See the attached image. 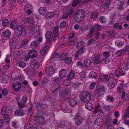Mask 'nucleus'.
<instances>
[{
  "mask_svg": "<svg viewBox=\"0 0 129 129\" xmlns=\"http://www.w3.org/2000/svg\"><path fill=\"white\" fill-rule=\"evenodd\" d=\"M85 17L84 11L82 9H80L75 13L74 18L75 21L78 22L83 21Z\"/></svg>",
  "mask_w": 129,
  "mask_h": 129,
  "instance_id": "1",
  "label": "nucleus"
},
{
  "mask_svg": "<svg viewBox=\"0 0 129 129\" xmlns=\"http://www.w3.org/2000/svg\"><path fill=\"white\" fill-rule=\"evenodd\" d=\"M80 100L84 102H89L91 99V96L90 93L87 91H83L81 92L79 95Z\"/></svg>",
  "mask_w": 129,
  "mask_h": 129,
  "instance_id": "2",
  "label": "nucleus"
},
{
  "mask_svg": "<svg viewBox=\"0 0 129 129\" xmlns=\"http://www.w3.org/2000/svg\"><path fill=\"white\" fill-rule=\"evenodd\" d=\"M65 10L64 11L63 14V15L60 17L62 19H68V17H70L71 16L74 11L71 5L66 7Z\"/></svg>",
  "mask_w": 129,
  "mask_h": 129,
  "instance_id": "3",
  "label": "nucleus"
},
{
  "mask_svg": "<svg viewBox=\"0 0 129 129\" xmlns=\"http://www.w3.org/2000/svg\"><path fill=\"white\" fill-rule=\"evenodd\" d=\"M34 117L36 122L40 125H43L45 123V119L42 116H38L37 114H35L34 115Z\"/></svg>",
  "mask_w": 129,
  "mask_h": 129,
  "instance_id": "4",
  "label": "nucleus"
},
{
  "mask_svg": "<svg viewBox=\"0 0 129 129\" xmlns=\"http://www.w3.org/2000/svg\"><path fill=\"white\" fill-rule=\"evenodd\" d=\"M60 58L62 60L64 61L67 64H70L72 61L71 57H69L67 54H63L60 56Z\"/></svg>",
  "mask_w": 129,
  "mask_h": 129,
  "instance_id": "5",
  "label": "nucleus"
},
{
  "mask_svg": "<svg viewBox=\"0 0 129 129\" xmlns=\"http://www.w3.org/2000/svg\"><path fill=\"white\" fill-rule=\"evenodd\" d=\"M75 34L73 33L69 36L68 44L69 46H73L77 42V40L76 37H75Z\"/></svg>",
  "mask_w": 129,
  "mask_h": 129,
  "instance_id": "6",
  "label": "nucleus"
},
{
  "mask_svg": "<svg viewBox=\"0 0 129 129\" xmlns=\"http://www.w3.org/2000/svg\"><path fill=\"white\" fill-rule=\"evenodd\" d=\"M75 124L78 125L82 123L84 119L80 115H77L73 119Z\"/></svg>",
  "mask_w": 129,
  "mask_h": 129,
  "instance_id": "7",
  "label": "nucleus"
},
{
  "mask_svg": "<svg viewBox=\"0 0 129 129\" xmlns=\"http://www.w3.org/2000/svg\"><path fill=\"white\" fill-rule=\"evenodd\" d=\"M23 31V28L20 25H18L17 28L15 30V35L17 37L20 36Z\"/></svg>",
  "mask_w": 129,
  "mask_h": 129,
  "instance_id": "8",
  "label": "nucleus"
},
{
  "mask_svg": "<svg viewBox=\"0 0 129 129\" xmlns=\"http://www.w3.org/2000/svg\"><path fill=\"white\" fill-rule=\"evenodd\" d=\"M30 63V66L33 68L37 69L39 67V63L37 60L32 59Z\"/></svg>",
  "mask_w": 129,
  "mask_h": 129,
  "instance_id": "9",
  "label": "nucleus"
},
{
  "mask_svg": "<svg viewBox=\"0 0 129 129\" xmlns=\"http://www.w3.org/2000/svg\"><path fill=\"white\" fill-rule=\"evenodd\" d=\"M45 72L47 75L50 76L55 73V69L52 67H48L46 69Z\"/></svg>",
  "mask_w": 129,
  "mask_h": 129,
  "instance_id": "10",
  "label": "nucleus"
},
{
  "mask_svg": "<svg viewBox=\"0 0 129 129\" xmlns=\"http://www.w3.org/2000/svg\"><path fill=\"white\" fill-rule=\"evenodd\" d=\"M28 23H30L33 25V26L31 27L30 28L32 30H34L35 28V21L34 18L32 17H28Z\"/></svg>",
  "mask_w": 129,
  "mask_h": 129,
  "instance_id": "11",
  "label": "nucleus"
},
{
  "mask_svg": "<svg viewBox=\"0 0 129 129\" xmlns=\"http://www.w3.org/2000/svg\"><path fill=\"white\" fill-rule=\"evenodd\" d=\"M69 89L66 88L64 91H62L60 93V97L63 99L67 98L69 96Z\"/></svg>",
  "mask_w": 129,
  "mask_h": 129,
  "instance_id": "12",
  "label": "nucleus"
},
{
  "mask_svg": "<svg viewBox=\"0 0 129 129\" xmlns=\"http://www.w3.org/2000/svg\"><path fill=\"white\" fill-rule=\"evenodd\" d=\"M106 90V88L103 85H101L99 87H97L95 91L98 93L104 92Z\"/></svg>",
  "mask_w": 129,
  "mask_h": 129,
  "instance_id": "13",
  "label": "nucleus"
},
{
  "mask_svg": "<svg viewBox=\"0 0 129 129\" xmlns=\"http://www.w3.org/2000/svg\"><path fill=\"white\" fill-rule=\"evenodd\" d=\"M2 36L5 38H9L11 34V32L8 29H3L2 30Z\"/></svg>",
  "mask_w": 129,
  "mask_h": 129,
  "instance_id": "14",
  "label": "nucleus"
},
{
  "mask_svg": "<svg viewBox=\"0 0 129 129\" xmlns=\"http://www.w3.org/2000/svg\"><path fill=\"white\" fill-rule=\"evenodd\" d=\"M14 90L16 92L19 91L21 87V84L18 83H15L13 84L12 86Z\"/></svg>",
  "mask_w": 129,
  "mask_h": 129,
  "instance_id": "15",
  "label": "nucleus"
},
{
  "mask_svg": "<svg viewBox=\"0 0 129 129\" xmlns=\"http://www.w3.org/2000/svg\"><path fill=\"white\" fill-rule=\"evenodd\" d=\"M45 37L48 42H50L52 38V33L51 31H48L46 34Z\"/></svg>",
  "mask_w": 129,
  "mask_h": 129,
  "instance_id": "16",
  "label": "nucleus"
},
{
  "mask_svg": "<svg viewBox=\"0 0 129 129\" xmlns=\"http://www.w3.org/2000/svg\"><path fill=\"white\" fill-rule=\"evenodd\" d=\"M111 77L110 75H102L100 76V80L102 82H107Z\"/></svg>",
  "mask_w": 129,
  "mask_h": 129,
  "instance_id": "17",
  "label": "nucleus"
},
{
  "mask_svg": "<svg viewBox=\"0 0 129 129\" xmlns=\"http://www.w3.org/2000/svg\"><path fill=\"white\" fill-rule=\"evenodd\" d=\"M29 57L31 58H33L36 57L37 56V52L35 50H30L28 52Z\"/></svg>",
  "mask_w": 129,
  "mask_h": 129,
  "instance_id": "18",
  "label": "nucleus"
},
{
  "mask_svg": "<svg viewBox=\"0 0 129 129\" xmlns=\"http://www.w3.org/2000/svg\"><path fill=\"white\" fill-rule=\"evenodd\" d=\"M79 50L76 52L75 54V59L80 57L81 55L84 53V49H79Z\"/></svg>",
  "mask_w": 129,
  "mask_h": 129,
  "instance_id": "19",
  "label": "nucleus"
},
{
  "mask_svg": "<svg viewBox=\"0 0 129 129\" xmlns=\"http://www.w3.org/2000/svg\"><path fill=\"white\" fill-rule=\"evenodd\" d=\"M85 43L83 41H81L77 43L76 45V48L78 49H84L85 46Z\"/></svg>",
  "mask_w": 129,
  "mask_h": 129,
  "instance_id": "20",
  "label": "nucleus"
},
{
  "mask_svg": "<svg viewBox=\"0 0 129 129\" xmlns=\"http://www.w3.org/2000/svg\"><path fill=\"white\" fill-rule=\"evenodd\" d=\"M68 102L70 105L72 107L75 106L77 104L76 101L72 98L69 99Z\"/></svg>",
  "mask_w": 129,
  "mask_h": 129,
  "instance_id": "21",
  "label": "nucleus"
},
{
  "mask_svg": "<svg viewBox=\"0 0 129 129\" xmlns=\"http://www.w3.org/2000/svg\"><path fill=\"white\" fill-rule=\"evenodd\" d=\"M52 88L53 91H54L56 90L59 91L61 89V88L60 87V86L59 83H54Z\"/></svg>",
  "mask_w": 129,
  "mask_h": 129,
  "instance_id": "22",
  "label": "nucleus"
},
{
  "mask_svg": "<svg viewBox=\"0 0 129 129\" xmlns=\"http://www.w3.org/2000/svg\"><path fill=\"white\" fill-rule=\"evenodd\" d=\"M92 60L96 64H98L100 62V57L99 56L93 55L92 56Z\"/></svg>",
  "mask_w": 129,
  "mask_h": 129,
  "instance_id": "23",
  "label": "nucleus"
},
{
  "mask_svg": "<svg viewBox=\"0 0 129 129\" xmlns=\"http://www.w3.org/2000/svg\"><path fill=\"white\" fill-rule=\"evenodd\" d=\"M110 3V0H106L103 6V8L104 9H108L109 8Z\"/></svg>",
  "mask_w": 129,
  "mask_h": 129,
  "instance_id": "24",
  "label": "nucleus"
},
{
  "mask_svg": "<svg viewBox=\"0 0 129 129\" xmlns=\"http://www.w3.org/2000/svg\"><path fill=\"white\" fill-rule=\"evenodd\" d=\"M25 112L22 109H19L16 111L15 114L16 115L23 116Z\"/></svg>",
  "mask_w": 129,
  "mask_h": 129,
  "instance_id": "25",
  "label": "nucleus"
},
{
  "mask_svg": "<svg viewBox=\"0 0 129 129\" xmlns=\"http://www.w3.org/2000/svg\"><path fill=\"white\" fill-rule=\"evenodd\" d=\"M8 109L6 106H4L2 108L1 113L3 115H5L8 114Z\"/></svg>",
  "mask_w": 129,
  "mask_h": 129,
  "instance_id": "26",
  "label": "nucleus"
},
{
  "mask_svg": "<svg viewBox=\"0 0 129 129\" xmlns=\"http://www.w3.org/2000/svg\"><path fill=\"white\" fill-rule=\"evenodd\" d=\"M116 83V82H114V81H111L108 83V87L109 88L112 89L114 87Z\"/></svg>",
  "mask_w": 129,
  "mask_h": 129,
  "instance_id": "27",
  "label": "nucleus"
},
{
  "mask_svg": "<svg viewBox=\"0 0 129 129\" xmlns=\"http://www.w3.org/2000/svg\"><path fill=\"white\" fill-rule=\"evenodd\" d=\"M85 106L87 110L91 111L93 109V105L90 103H87L85 104Z\"/></svg>",
  "mask_w": 129,
  "mask_h": 129,
  "instance_id": "28",
  "label": "nucleus"
},
{
  "mask_svg": "<svg viewBox=\"0 0 129 129\" xmlns=\"http://www.w3.org/2000/svg\"><path fill=\"white\" fill-rule=\"evenodd\" d=\"M46 9L45 7H41L39 9V11L40 13L42 15H45L46 10Z\"/></svg>",
  "mask_w": 129,
  "mask_h": 129,
  "instance_id": "29",
  "label": "nucleus"
},
{
  "mask_svg": "<svg viewBox=\"0 0 129 129\" xmlns=\"http://www.w3.org/2000/svg\"><path fill=\"white\" fill-rule=\"evenodd\" d=\"M67 74L66 70L64 69L61 70L59 72V75L61 78L65 77Z\"/></svg>",
  "mask_w": 129,
  "mask_h": 129,
  "instance_id": "30",
  "label": "nucleus"
},
{
  "mask_svg": "<svg viewBox=\"0 0 129 129\" xmlns=\"http://www.w3.org/2000/svg\"><path fill=\"white\" fill-rule=\"evenodd\" d=\"M75 75V73L74 71L73 70H72L68 76L67 78L69 80L70 79H72L74 78Z\"/></svg>",
  "mask_w": 129,
  "mask_h": 129,
  "instance_id": "31",
  "label": "nucleus"
},
{
  "mask_svg": "<svg viewBox=\"0 0 129 129\" xmlns=\"http://www.w3.org/2000/svg\"><path fill=\"white\" fill-rule=\"evenodd\" d=\"M91 63V60L88 59H85L84 61V66L87 67H89Z\"/></svg>",
  "mask_w": 129,
  "mask_h": 129,
  "instance_id": "32",
  "label": "nucleus"
},
{
  "mask_svg": "<svg viewBox=\"0 0 129 129\" xmlns=\"http://www.w3.org/2000/svg\"><path fill=\"white\" fill-rule=\"evenodd\" d=\"M98 15V13L97 11H94L92 12L90 15V17L93 19H96Z\"/></svg>",
  "mask_w": 129,
  "mask_h": 129,
  "instance_id": "33",
  "label": "nucleus"
},
{
  "mask_svg": "<svg viewBox=\"0 0 129 129\" xmlns=\"http://www.w3.org/2000/svg\"><path fill=\"white\" fill-rule=\"evenodd\" d=\"M115 44L119 47H121L123 46L124 43L123 41L118 40L115 42Z\"/></svg>",
  "mask_w": 129,
  "mask_h": 129,
  "instance_id": "34",
  "label": "nucleus"
},
{
  "mask_svg": "<svg viewBox=\"0 0 129 129\" xmlns=\"http://www.w3.org/2000/svg\"><path fill=\"white\" fill-rule=\"evenodd\" d=\"M38 44L37 42L35 41L32 42L30 44V47L33 49L35 48L36 47L38 46Z\"/></svg>",
  "mask_w": 129,
  "mask_h": 129,
  "instance_id": "35",
  "label": "nucleus"
},
{
  "mask_svg": "<svg viewBox=\"0 0 129 129\" xmlns=\"http://www.w3.org/2000/svg\"><path fill=\"white\" fill-rule=\"evenodd\" d=\"M3 118L5 122L7 123H8L10 120V117L8 114L5 115H3Z\"/></svg>",
  "mask_w": 129,
  "mask_h": 129,
  "instance_id": "36",
  "label": "nucleus"
},
{
  "mask_svg": "<svg viewBox=\"0 0 129 129\" xmlns=\"http://www.w3.org/2000/svg\"><path fill=\"white\" fill-rule=\"evenodd\" d=\"M106 100L110 102H113L114 101V98L112 96L108 95L107 96Z\"/></svg>",
  "mask_w": 129,
  "mask_h": 129,
  "instance_id": "37",
  "label": "nucleus"
},
{
  "mask_svg": "<svg viewBox=\"0 0 129 129\" xmlns=\"http://www.w3.org/2000/svg\"><path fill=\"white\" fill-rule=\"evenodd\" d=\"M17 23L16 21L14 20L12 21L10 24V26L12 28H15L17 26Z\"/></svg>",
  "mask_w": 129,
  "mask_h": 129,
  "instance_id": "38",
  "label": "nucleus"
},
{
  "mask_svg": "<svg viewBox=\"0 0 129 129\" xmlns=\"http://www.w3.org/2000/svg\"><path fill=\"white\" fill-rule=\"evenodd\" d=\"M9 4L11 7H15L16 5V0H9Z\"/></svg>",
  "mask_w": 129,
  "mask_h": 129,
  "instance_id": "39",
  "label": "nucleus"
},
{
  "mask_svg": "<svg viewBox=\"0 0 129 129\" xmlns=\"http://www.w3.org/2000/svg\"><path fill=\"white\" fill-rule=\"evenodd\" d=\"M9 20L5 18L2 20V25L4 26H7L9 24Z\"/></svg>",
  "mask_w": 129,
  "mask_h": 129,
  "instance_id": "40",
  "label": "nucleus"
},
{
  "mask_svg": "<svg viewBox=\"0 0 129 129\" xmlns=\"http://www.w3.org/2000/svg\"><path fill=\"white\" fill-rule=\"evenodd\" d=\"M124 6L125 5L124 3L120 2L117 5V8L119 9H123L124 8Z\"/></svg>",
  "mask_w": 129,
  "mask_h": 129,
  "instance_id": "41",
  "label": "nucleus"
},
{
  "mask_svg": "<svg viewBox=\"0 0 129 129\" xmlns=\"http://www.w3.org/2000/svg\"><path fill=\"white\" fill-rule=\"evenodd\" d=\"M109 60L108 57H106L102 59L101 62L102 64H106L108 63L109 62Z\"/></svg>",
  "mask_w": 129,
  "mask_h": 129,
  "instance_id": "42",
  "label": "nucleus"
},
{
  "mask_svg": "<svg viewBox=\"0 0 129 129\" xmlns=\"http://www.w3.org/2000/svg\"><path fill=\"white\" fill-rule=\"evenodd\" d=\"M55 15V13L54 12H49L46 14V17L48 18H52Z\"/></svg>",
  "mask_w": 129,
  "mask_h": 129,
  "instance_id": "43",
  "label": "nucleus"
},
{
  "mask_svg": "<svg viewBox=\"0 0 129 129\" xmlns=\"http://www.w3.org/2000/svg\"><path fill=\"white\" fill-rule=\"evenodd\" d=\"M47 47L45 46L40 51V54L42 56L44 55L45 53L46 50L47 49Z\"/></svg>",
  "mask_w": 129,
  "mask_h": 129,
  "instance_id": "44",
  "label": "nucleus"
},
{
  "mask_svg": "<svg viewBox=\"0 0 129 129\" xmlns=\"http://www.w3.org/2000/svg\"><path fill=\"white\" fill-rule=\"evenodd\" d=\"M90 77L92 78L96 79L98 77L96 73L94 72H91L89 74Z\"/></svg>",
  "mask_w": 129,
  "mask_h": 129,
  "instance_id": "45",
  "label": "nucleus"
},
{
  "mask_svg": "<svg viewBox=\"0 0 129 129\" xmlns=\"http://www.w3.org/2000/svg\"><path fill=\"white\" fill-rule=\"evenodd\" d=\"M119 72L118 73L119 74L120 76L124 75L125 74V70L124 69H120L119 70Z\"/></svg>",
  "mask_w": 129,
  "mask_h": 129,
  "instance_id": "46",
  "label": "nucleus"
},
{
  "mask_svg": "<svg viewBox=\"0 0 129 129\" xmlns=\"http://www.w3.org/2000/svg\"><path fill=\"white\" fill-rule=\"evenodd\" d=\"M67 25L66 22L65 21H63L61 22L60 23L59 27L61 28L65 27Z\"/></svg>",
  "mask_w": 129,
  "mask_h": 129,
  "instance_id": "47",
  "label": "nucleus"
},
{
  "mask_svg": "<svg viewBox=\"0 0 129 129\" xmlns=\"http://www.w3.org/2000/svg\"><path fill=\"white\" fill-rule=\"evenodd\" d=\"M124 49L126 54L129 55V45H126Z\"/></svg>",
  "mask_w": 129,
  "mask_h": 129,
  "instance_id": "48",
  "label": "nucleus"
},
{
  "mask_svg": "<svg viewBox=\"0 0 129 129\" xmlns=\"http://www.w3.org/2000/svg\"><path fill=\"white\" fill-rule=\"evenodd\" d=\"M101 119L98 118L96 119L94 123L95 124L98 126L100 125L102 123V121L100 120Z\"/></svg>",
  "mask_w": 129,
  "mask_h": 129,
  "instance_id": "49",
  "label": "nucleus"
},
{
  "mask_svg": "<svg viewBox=\"0 0 129 129\" xmlns=\"http://www.w3.org/2000/svg\"><path fill=\"white\" fill-rule=\"evenodd\" d=\"M124 49H122L117 51L116 53V54L117 56H120L121 55L123 52H124Z\"/></svg>",
  "mask_w": 129,
  "mask_h": 129,
  "instance_id": "50",
  "label": "nucleus"
},
{
  "mask_svg": "<svg viewBox=\"0 0 129 129\" xmlns=\"http://www.w3.org/2000/svg\"><path fill=\"white\" fill-rule=\"evenodd\" d=\"M101 29L100 26L99 24H96L94 27V30L95 31H98Z\"/></svg>",
  "mask_w": 129,
  "mask_h": 129,
  "instance_id": "51",
  "label": "nucleus"
},
{
  "mask_svg": "<svg viewBox=\"0 0 129 129\" xmlns=\"http://www.w3.org/2000/svg\"><path fill=\"white\" fill-rule=\"evenodd\" d=\"M106 119L105 122V124H108L110 123L112 121L111 119L108 116H107L106 117Z\"/></svg>",
  "mask_w": 129,
  "mask_h": 129,
  "instance_id": "52",
  "label": "nucleus"
},
{
  "mask_svg": "<svg viewBox=\"0 0 129 129\" xmlns=\"http://www.w3.org/2000/svg\"><path fill=\"white\" fill-rule=\"evenodd\" d=\"M32 8V6L29 4H26L24 6V9L25 10Z\"/></svg>",
  "mask_w": 129,
  "mask_h": 129,
  "instance_id": "53",
  "label": "nucleus"
},
{
  "mask_svg": "<svg viewBox=\"0 0 129 129\" xmlns=\"http://www.w3.org/2000/svg\"><path fill=\"white\" fill-rule=\"evenodd\" d=\"M87 29L88 28L86 26L84 25L80 29V30L82 33H83L87 31Z\"/></svg>",
  "mask_w": 129,
  "mask_h": 129,
  "instance_id": "54",
  "label": "nucleus"
},
{
  "mask_svg": "<svg viewBox=\"0 0 129 129\" xmlns=\"http://www.w3.org/2000/svg\"><path fill=\"white\" fill-rule=\"evenodd\" d=\"M77 66L81 68H83L84 66L83 63L80 61L78 62L77 64Z\"/></svg>",
  "mask_w": 129,
  "mask_h": 129,
  "instance_id": "55",
  "label": "nucleus"
},
{
  "mask_svg": "<svg viewBox=\"0 0 129 129\" xmlns=\"http://www.w3.org/2000/svg\"><path fill=\"white\" fill-rule=\"evenodd\" d=\"M79 3V0H74L72 4V6L75 7L78 5Z\"/></svg>",
  "mask_w": 129,
  "mask_h": 129,
  "instance_id": "56",
  "label": "nucleus"
},
{
  "mask_svg": "<svg viewBox=\"0 0 129 129\" xmlns=\"http://www.w3.org/2000/svg\"><path fill=\"white\" fill-rule=\"evenodd\" d=\"M19 66L22 68H23L25 67L26 66L25 63L22 61L19 62Z\"/></svg>",
  "mask_w": 129,
  "mask_h": 129,
  "instance_id": "57",
  "label": "nucleus"
},
{
  "mask_svg": "<svg viewBox=\"0 0 129 129\" xmlns=\"http://www.w3.org/2000/svg\"><path fill=\"white\" fill-rule=\"evenodd\" d=\"M99 20L100 22L101 23L105 22L106 21L105 17L102 16L99 18Z\"/></svg>",
  "mask_w": 129,
  "mask_h": 129,
  "instance_id": "58",
  "label": "nucleus"
},
{
  "mask_svg": "<svg viewBox=\"0 0 129 129\" xmlns=\"http://www.w3.org/2000/svg\"><path fill=\"white\" fill-rule=\"evenodd\" d=\"M22 21L25 24L28 23V17H23L22 18Z\"/></svg>",
  "mask_w": 129,
  "mask_h": 129,
  "instance_id": "59",
  "label": "nucleus"
},
{
  "mask_svg": "<svg viewBox=\"0 0 129 129\" xmlns=\"http://www.w3.org/2000/svg\"><path fill=\"white\" fill-rule=\"evenodd\" d=\"M8 91L5 88H3L2 90V93L3 94L4 96H6L8 93Z\"/></svg>",
  "mask_w": 129,
  "mask_h": 129,
  "instance_id": "60",
  "label": "nucleus"
},
{
  "mask_svg": "<svg viewBox=\"0 0 129 129\" xmlns=\"http://www.w3.org/2000/svg\"><path fill=\"white\" fill-rule=\"evenodd\" d=\"M17 104L18 105L19 107L20 108H24L25 106V105L24 104H23L22 102H18Z\"/></svg>",
  "mask_w": 129,
  "mask_h": 129,
  "instance_id": "61",
  "label": "nucleus"
},
{
  "mask_svg": "<svg viewBox=\"0 0 129 129\" xmlns=\"http://www.w3.org/2000/svg\"><path fill=\"white\" fill-rule=\"evenodd\" d=\"M117 90L119 93H121L122 90V84H120L119 86L118 87Z\"/></svg>",
  "mask_w": 129,
  "mask_h": 129,
  "instance_id": "62",
  "label": "nucleus"
},
{
  "mask_svg": "<svg viewBox=\"0 0 129 129\" xmlns=\"http://www.w3.org/2000/svg\"><path fill=\"white\" fill-rule=\"evenodd\" d=\"M58 26H55L53 30V33L54 34H56L58 32Z\"/></svg>",
  "mask_w": 129,
  "mask_h": 129,
  "instance_id": "63",
  "label": "nucleus"
},
{
  "mask_svg": "<svg viewBox=\"0 0 129 129\" xmlns=\"http://www.w3.org/2000/svg\"><path fill=\"white\" fill-rule=\"evenodd\" d=\"M27 100V97L25 96H23L21 102L23 104H25L26 103Z\"/></svg>",
  "mask_w": 129,
  "mask_h": 129,
  "instance_id": "64",
  "label": "nucleus"
}]
</instances>
